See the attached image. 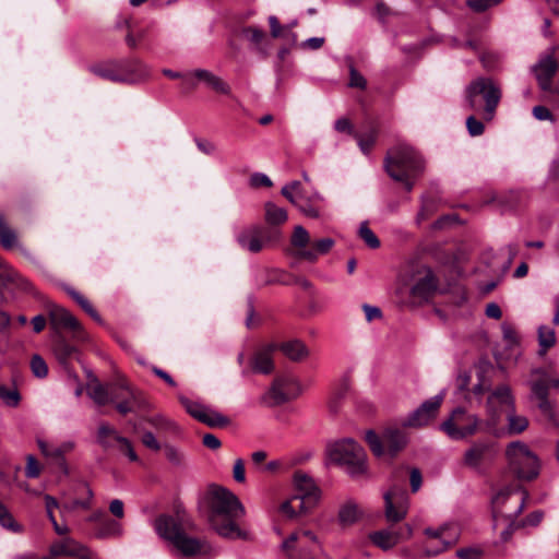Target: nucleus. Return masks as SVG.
Here are the masks:
<instances>
[{"instance_id":"16","label":"nucleus","mask_w":559,"mask_h":559,"mask_svg":"<svg viewBox=\"0 0 559 559\" xmlns=\"http://www.w3.org/2000/svg\"><path fill=\"white\" fill-rule=\"evenodd\" d=\"M444 396L445 392L441 391L439 394L425 401L403 420V426L418 428L427 425L437 416Z\"/></svg>"},{"instance_id":"58","label":"nucleus","mask_w":559,"mask_h":559,"mask_svg":"<svg viewBox=\"0 0 559 559\" xmlns=\"http://www.w3.org/2000/svg\"><path fill=\"white\" fill-rule=\"evenodd\" d=\"M501 521H507V526L500 533L501 543H507L511 539L513 533L521 527L520 523L516 522V519H501Z\"/></svg>"},{"instance_id":"5","label":"nucleus","mask_w":559,"mask_h":559,"mask_svg":"<svg viewBox=\"0 0 559 559\" xmlns=\"http://www.w3.org/2000/svg\"><path fill=\"white\" fill-rule=\"evenodd\" d=\"M528 492L521 486H507L492 498L493 528L501 519H516L523 511Z\"/></svg>"},{"instance_id":"54","label":"nucleus","mask_w":559,"mask_h":559,"mask_svg":"<svg viewBox=\"0 0 559 559\" xmlns=\"http://www.w3.org/2000/svg\"><path fill=\"white\" fill-rule=\"evenodd\" d=\"M355 139L357 140L358 146L364 154H368L377 139V131L371 129L365 134L354 133Z\"/></svg>"},{"instance_id":"8","label":"nucleus","mask_w":559,"mask_h":559,"mask_svg":"<svg viewBox=\"0 0 559 559\" xmlns=\"http://www.w3.org/2000/svg\"><path fill=\"white\" fill-rule=\"evenodd\" d=\"M481 420L476 414L467 412L463 407H456L452 411L449 418L445 419L440 429L452 440L459 441L474 436L481 429Z\"/></svg>"},{"instance_id":"11","label":"nucleus","mask_w":559,"mask_h":559,"mask_svg":"<svg viewBox=\"0 0 559 559\" xmlns=\"http://www.w3.org/2000/svg\"><path fill=\"white\" fill-rule=\"evenodd\" d=\"M280 238L281 233L278 230L252 225L241 230L236 239L241 249L258 253L266 248L269 243L277 241Z\"/></svg>"},{"instance_id":"9","label":"nucleus","mask_w":559,"mask_h":559,"mask_svg":"<svg viewBox=\"0 0 559 559\" xmlns=\"http://www.w3.org/2000/svg\"><path fill=\"white\" fill-rule=\"evenodd\" d=\"M366 441L376 456H382L385 449L391 456H394L407 444V436L401 428L389 427L383 431L382 438L373 430H368Z\"/></svg>"},{"instance_id":"28","label":"nucleus","mask_w":559,"mask_h":559,"mask_svg":"<svg viewBox=\"0 0 559 559\" xmlns=\"http://www.w3.org/2000/svg\"><path fill=\"white\" fill-rule=\"evenodd\" d=\"M122 533V525L108 516L94 526V536L99 539L120 537Z\"/></svg>"},{"instance_id":"21","label":"nucleus","mask_w":559,"mask_h":559,"mask_svg":"<svg viewBox=\"0 0 559 559\" xmlns=\"http://www.w3.org/2000/svg\"><path fill=\"white\" fill-rule=\"evenodd\" d=\"M117 389H119V383L111 384L109 388H106L95 377H93L87 383L86 392L97 405L104 406L120 397L119 393L116 392Z\"/></svg>"},{"instance_id":"37","label":"nucleus","mask_w":559,"mask_h":559,"mask_svg":"<svg viewBox=\"0 0 559 559\" xmlns=\"http://www.w3.org/2000/svg\"><path fill=\"white\" fill-rule=\"evenodd\" d=\"M491 371L490 367H479L477 369V383L473 386V393L476 396H481L484 393H490L491 390V379L489 377V372Z\"/></svg>"},{"instance_id":"24","label":"nucleus","mask_w":559,"mask_h":559,"mask_svg":"<svg viewBox=\"0 0 559 559\" xmlns=\"http://www.w3.org/2000/svg\"><path fill=\"white\" fill-rule=\"evenodd\" d=\"M117 67L121 70L123 76H128L124 82L136 83L150 75L148 68L138 59L117 61Z\"/></svg>"},{"instance_id":"43","label":"nucleus","mask_w":559,"mask_h":559,"mask_svg":"<svg viewBox=\"0 0 559 559\" xmlns=\"http://www.w3.org/2000/svg\"><path fill=\"white\" fill-rule=\"evenodd\" d=\"M73 449L74 442L72 441H66L58 447H52L50 459H53L56 461V463L63 471L64 474H68V466L64 460V455L71 452Z\"/></svg>"},{"instance_id":"7","label":"nucleus","mask_w":559,"mask_h":559,"mask_svg":"<svg viewBox=\"0 0 559 559\" xmlns=\"http://www.w3.org/2000/svg\"><path fill=\"white\" fill-rule=\"evenodd\" d=\"M332 462L345 468L352 477H359L367 471L366 453L353 439H344L330 445Z\"/></svg>"},{"instance_id":"29","label":"nucleus","mask_w":559,"mask_h":559,"mask_svg":"<svg viewBox=\"0 0 559 559\" xmlns=\"http://www.w3.org/2000/svg\"><path fill=\"white\" fill-rule=\"evenodd\" d=\"M436 288L437 282L435 276L431 273H427L412 287V295L421 300H427L433 294Z\"/></svg>"},{"instance_id":"25","label":"nucleus","mask_w":559,"mask_h":559,"mask_svg":"<svg viewBox=\"0 0 559 559\" xmlns=\"http://www.w3.org/2000/svg\"><path fill=\"white\" fill-rule=\"evenodd\" d=\"M0 293L13 292L15 288L28 290L31 284L13 269L0 261Z\"/></svg>"},{"instance_id":"19","label":"nucleus","mask_w":559,"mask_h":559,"mask_svg":"<svg viewBox=\"0 0 559 559\" xmlns=\"http://www.w3.org/2000/svg\"><path fill=\"white\" fill-rule=\"evenodd\" d=\"M49 551L53 557H72L76 559H91L92 557V552L86 546L69 536L52 543Z\"/></svg>"},{"instance_id":"40","label":"nucleus","mask_w":559,"mask_h":559,"mask_svg":"<svg viewBox=\"0 0 559 559\" xmlns=\"http://www.w3.org/2000/svg\"><path fill=\"white\" fill-rule=\"evenodd\" d=\"M349 390V384L347 380H342L340 383H337L334 389L332 390L330 401H329V407L330 411L333 413H337L341 406V401L347 395Z\"/></svg>"},{"instance_id":"61","label":"nucleus","mask_w":559,"mask_h":559,"mask_svg":"<svg viewBox=\"0 0 559 559\" xmlns=\"http://www.w3.org/2000/svg\"><path fill=\"white\" fill-rule=\"evenodd\" d=\"M118 445H119V450L128 456V459L131 461V462H138L139 461V457L132 447V443L130 442V440H128L127 438L124 437H121L119 438V441H118Z\"/></svg>"},{"instance_id":"10","label":"nucleus","mask_w":559,"mask_h":559,"mask_svg":"<svg viewBox=\"0 0 559 559\" xmlns=\"http://www.w3.org/2000/svg\"><path fill=\"white\" fill-rule=\"evenodd\" d=\"M514 397L509 385L502 384L490 393L486 401L487 420L484 424V431L497 435V425L500 419L502 407L514 408Z\"/></svg>"},{"instance_id":"39","label":"nucleus","mask_w":559,"mask_h":559,"mask_svg":"<svg viewBox=\"0 0 559 559\" xmlns=\"http://www.w3.org/2000/svg\"><path fill=\"white\" fill-rule=\"evenodd\" d=\"M507 420L509 435L522 433L528 427L527 418L525 416L518 415L515 413V407L513 409H509Z\"/></svg>"},{"instance_id":"51","label":"nucleus","mask_w":559,"mask_h":559,"mask_svg":"<svg viewBox=\"0 0 559 559\" xmlns=\"http://www.w3.org/2000/svg\"><path fill=\"white\" fill-rule=\"evenodd\" d=\"M201 423L212 428H222L226 427L229 424V419L226 416L222 415L221 413L207 407Z\"/></svg>"},{"instance_id":"46","label":"nucleus","mask_w":559,"mask_h":559,"mask_svg":"<svg viewBox=\"0 0 559 559\" xmlns=\"http://www.w3.org/2000/svg\"><path fill=\"white\" fill-rule=\"evenodd\" d=\"M66 292L67 294L72 298L74 299L80 306L81 308L86 312L88 313L95 321L97 322H102V319H100V316L98 314V312L93 308V306L91 305V302L82 295L80 294L78 290H75L74 288L72 287H66Z\"/></svg>"},{"instance_id":"44","label":"nucleus","mask_w":559,"mask_h":559,"mask_svg":"<svg viewBox=\"0 0 559 559\" xmlns=\"http://www.w3.org/2000/svg\"><path fill=\"white\" fill-rule=\"evenodd\" d=\"M305 504V501L295 496L290 500L282 503L281 512L284 514V516L292 520L295 519L299 513H304L306 511Z\"/></svg>"},{"instance_id":"31","label":"nucleus","mask_w":559,"mask_h":559,"mask_svg":"<svg viewBox=\"0 0 559 559\" xmlns=\"http://www.w3.org/2000/svg\"><path fill=\"white\" fill-rule=\"evenodd\" d=\"M361 515V512L353 500L346 501L338 510V522L343 526L353 525Z\"/></svg>"},{"instance_id":"48","label":"nucleus","mask_w":559,"mask_h":559,"mask_svg":"<svg viewBox=\"0 0 559 559\" xmlns=\"http://www.w3.org/2000/svg\"><path fill=\"white\" fill-rule=\"evenodd\" d=\"M119 389L123 390L127 392V395L123 396V400L118 402L116 404V408L117 411L122 414V415H126L128 413H130L132 411L131 408V403H134L135 402V394L134 392L129 388V385L124 382H121L119 383ZM120 397L119 399H122V395L119 394Z\"/></svg>"},{"instance_id":"30","label":"nucleus","mask_w":559,"mask_h":559,"mask_svg":"<svg viewBox=\"0 0 559 559\" xmlns=\"http://www.w3.org/2000/svg\"><path fill=\"white\" fill-rule=\"evenodd\" d=\"M334 246V240L332 238H322L312 243V248L309 250L298 251L297 255L300 259H305L308 261H314L320 254L328 253L331 248Z\"/></svg>"},{"instance_id":"15","label":"nucleus","mask_w":559,"mask_h":559,"mask_svg":"<svg viewBox=\"0 0 559 559\" xmlns=\"http://www.w3.org/2000/svg\"><path fill=\"white\" fill-rule=\"evenodd\" d=\"M424 533L430 540H438V547L424 546L423 552L426 557H435L445 551L459 536L457 528L451 524H443L438 528L428 527Z\"/></svg>"},{"instance_id":"3","label":"nucleus","mask_w":559,"mask_h":559,"mask_svg":"<svg viewBox=\"0 0 559 559\" xmlns=\"http://www.w3.org/2000/svg\"><path fill=\"white\" fill-rule=\"evenodd\" d=\"M155 530L159 537L169 542L185 557H193L210 552L211 547L204 539L188 536L181 523L169 515H162L155 521Z\"/></svg>"},{"instance_id":"55","label":"nucleus","mask_w":559,"mask_h":559,"mask_svg":"<svg viewBox=\"0 0 559 559\" xmlns=\"http://www.w3.org/2000/svg\"><path fill=\"white\" fill-rule=\"evenodd\" d=\"M310 241L309 233L300 225L296 226L292 237V245L301 250H308L306 247Z\"/></svg>"},{"instance_id":"14","label":"nucleus","mask_w":559,"mask_h":559,"mask_svg":"<svg viewBox=\"0 0 559 559\" xmlns=\"http://www.w3.org/2000/svg\"><path fill=\"white\" fill-rule=\"evenodd\" d=\"M384 498V514L389 522L402 521L409 508V498L405 488L393 486L383 496Z\"/></svg>"},{"instance_id":"49","label":"nucleus","mask_w":559,"mask_h":559,"mask_svg":"<svg viewBox=\"0 0 559 559\" xmlns=\"http://www.w3.org/2000/svg\"><path fill=\"white\" fill-rule=\"evenodd\" d=\"M76 349L71 344L67 343L61 336L58 338L55 345V354L61 364L67 361L75 354Z\"/></svg>"},{"instance_id":"38","label":"nucleus","mask_w":559,"mask_h":559,"mask_svg":"<svg viewBox=\"0 0 559 559\" xmlns=\"http://www.w3.org/2000/svg\"><path fill=\"white\" fill-rule=\"evenodd\" d=\"M94 73L103 79L112 82H123L128 76H123L121 70L117 67V61L110 62L104 67L94 69Z\"/></svg>"},{"instance_id":"57","label":"nucleus","mask_w":559,"mask_h":559,"mask_svg":"<svg viewBox=\"0 0 559 559\" xmlns=\"http://www.w3.org/2000/svg\"><path fill=\"white\" fill-rule=\"evenodd\" d=\"M391 534L394 537L396 545L403 540H407L413 535V527L409 524H403L399 527H389Z\"/></svg>"},{"instance_id":"60","label":"nucleus","mask_w":559,"mask_h":559,"mask_svg":"<svg viewBox=\"0 0 559 559\" xmlns=\"http://www.w3.org/2000/svg\"><path fill=\"white\" fill-rule=\"evenodd\" d=\"M466 128L472 136H478L484 133L485 127L480 120H477L473 115L466 119Z\"/></svg>"},{"instance_id":"63","label":"nucleus","mask_w":559,"mask_h":559,"mask_svg":"<svg viewBox=\"0 0 559 559\" xmlns=\"http://www.w3.org/2000/svg\"><path fill=\"white\" fill-rule=\"evenodd\" d=\"M456 557L459 559H480L483 550L478 547L460 548L456 550Z\"/></svg>"},{"instance_id":"41","label":"nucleus","mask_w":559,"mask_h":559,"mask_svg":"<svg viewBox=\"0 0 559 559\" xmlns=\"http://www.w3.org/2000/svg\"><path fill=\"white\" fill-rule=\"evenodd\" d=\"M556 344V334L554 329L547 325H540L538 328V345L539 355H545L546 352Z\"/></svg>"},{"instance_id":"13","label":"nucleus","mask_w":559,"mask_h":559,"mask_svg":"<svg viewBox=\"0 0 559 559\" xmlns=\"http://www.w3.org/2000/svg\"><path fill=\"white\" fill-rule=\"evenodd\" d=\"M282 549L290 557H306L320 549L317 535L310 530H298L282 543Z\"/></svg>"},{"instance_id":"22","label":"nucleus","mask_w":559,"mask_h":559,"mask_svg":"<svg viewBox=\"0 0 559 559\" xmlns=\"http://www.w3.org/2000/svg\"><path fill=\"white\" fill-rule=\"evenodd\" d=\"M558 63L552 56L542 58L534 67V73L543 91H551V81L557 72Z\"/></svg>"},{"instance_id":"27","label":"nucleus","mask_w":559,"mask_h":559,"mask_svg":"<svg viewBox=\"0 0 559 559\" xmlns=\"http://www.w3.org/2000/svg\"><path fill=\"white\" fill-rule=\"evenodd\" d=\"M277 349L293 361H300L309 356V349L300 340H290L277 345Z\"/></svg>"},{"instance_id":"26","label":"nucleus","mask_w":559,"mask_h":559,"mask_svg":"<svg viewBox=\"0 0 559 559\" xmlns=\"http://www.w3.org/2000/svg\"><path fill=\"white\" fill-rule=\"evenodd\" d=\"M190 78H195L206 85L212 87L215 92L228 95L230 93L229 85L224 82L219 76L215 75L213 72L205 69H197L190 73Z\"/></svg>"},{"instance_id":"4","label":"nucleus","mask_w":559,"mask_h":559,"mask_svg":"<svg viewBox=\"0 0 559 559\" xmlns=\"http://www.w3.org/2000/svg\"><path fill=\"white\" fill-rule=\"evenodd\" d=\"M506 457L510 471L521 480H533L539 475L538 456L522 441H513L507 445Z\"/></svg>"},{"instance_id":"1","label":"nucleus","mask_w":559,"mask_h":559,"mask_svg":"<svg viewBox=\"0 0 559 559\" xmlns=\"http://www.w3.org/2000/svg\"><path fill=\"white\" fill-rule=\"evenodd\" d=\"M201 509L210 526L219 536L249 539V532L239 525V521L246 515V509L239 498L227 488L211 485L201 500Z\"/></svg>"},{"instance_id":"36","label":"nucleus","mask_w":559,"mask_h":559,"mask_svg":"<svg viewBox=\"0 0 559 559\" xmlns=\"http://www.w3.org/2000/svg\"><path fill=\"white\" fill-rule=\"evenodd\" d=\"M144 420L148 425H151L152 427H154L155 429L160 430V431L175 433V432H178V430H179L178 425L174 420L164 416L163 414L147 416L144 418Z\"/></svg>"},{"instance_id":"53","label":"nucleus","mask_w":559,"mask_h":559,"mask_svg":"<svg viewBox=\"0 0 559 559\" xmlns=\"http://www.w3.org/2000/svg\"><path fill=\"white\" fill-rule=\"evenodd\" d=\"M358 235L361 240L370 248L377 249L380 247V240L377 235L369 228L366 222L361 223L358 229Z\"/></svg>"},{"instance_id":"2","label":"nucleus","mask_w":559,"mask_h":559,"mask_svg":"<svg viewBox=\"0 0 559 559\" xmlns=\"http://www.w3.org/2000/svg\"><path fill=\"white\" fill-rule=\"evenodd\" d=\"M384 169L394 181L402 183L409 192L424 170V162L412 146L400 143L388 151Z\"/></svg>"},{"instance_id":"42","label":"nucleus","mask_w":559,"mask_h":559,"mask_svg":"<svg viewBox=\"0 0 559 559\" xmlns=\"http://www.w3.org/2000/svg\"><path fill=\"white\" fill-rule=\"evenodd\" d=\"M369 538L372 542V544H374L382 550L392 549L396 545L393 535L388 528L371 533L369 535Z\"/></svg>"},{"instance_id":"52","label":"nucleus","mask_w":559,"mask_h":559,"mask_svg":"<svg viewBox=\"0 0 559 559\" xmlns=\"http://www.w3.org/2000/svg\"><path fill=\"white\" fill-rule=\"evenodd\" d=\"M15 233L7 225L4 217L0 214V242L5 249H11L16 245Z\"/></svg>"},{"instance_id":"59","label":"nucleus","mask_w":559,"mask_h":559,"mask_svg":"<svg viewBox=\"0 0 559 559\" xmlns=\"http://www.w3.org/2000/svg\"><path fill=\"white\" fill-rule=\"evenodd\" d=\"M350 87L364 90L367 86L366 79L355 69L353 64L349 66V83Z\"/></svg>"},{"instance_id":"45","label":"nucleus","mask_w":559,"mask_h":559,"mask_svg":"<svg viewBox=\"0 0 559 559\" xmlns=\"http://www.w3.org/2000/svg\"><path fill=\"white\" fill-rule=\"evenodd\" d=\"M0 526L12 533H22L23 526L19 524L9 509L0 501Z\"/></svg>"},{"instance_id":"64","label":"nucleus","mask_w":559,"mask_h":559,"mask_svg":"<svg viewBox=\"0 0 559 559\" xmlns=\"http://www.w3.org/2000/svg\"><path fill=\"white\" fill-rule=\"evenodd\" d=\"M500 0H468L467 4L476 12H484L487 9L500 3Z\"/></svg>"},{"instance_id":"47","label":"nucleus","mask_w":559,"mask_h":559,"mask_svg":"<svg viewBox=\"0 0 559 559\" xmlns=\"http://www.w3.org/2000/svg\"><path fill=\"white\" fill-rule=\"evenodd\" d=\"M179 401L189 415H191L199 421L203 419L207 406L203 405L200 402L189 400L188 397L185 396H180Z\"/></svg>"},{"instance_id":"33","label":"nucleus","mask_w":559,"mask_h":559,"mask_svg":"<svg viewBox=\"0 0 559 559\" xmlns=\"http://www.w3.org/2000/svg\"><path fill=\"white\" fill-rule=\"evenodd\" d=\"M121 436L117 430L107 423H102L97 430V442L98 444L108 450L114 447V442L119 441Z\"/></svg>"},{"instance_id":"12","label":"nucleus","mask_w":559,"mask_h":559,"mask_svg":"<svg viewBox=\"0 0 559 559\" xmlns=\"http://www.w3.org/2000/svg\"><path fill=\"white\" fill-rule=\"evenodd\" d=\"M498 454L497 444L489 440L473 442L463 454V464L477 472H484Z\"/></svg>"},{"instance_id":"50","label":"nucleus","mask_w":559,"mask_h":559,"mask_svg":"<svg viewBox=\"0 0 559 559\" xmlns=\"http://www.w3.org/2000/svg\"><path fill=\"white\" fill-rule=\"evenodd\" d=\"M0 402L9 407H16L21 402V395L16 388H8L0 384Z\"/></svg>"},{"instance_id":"62","label":"nucleus","mask_w":559,"mask_h":559,"mask_svg":"<svg viewBox=\"0 0 559 559\" xmlns=\"http://www.w3.org/2000/svg\"><path fill=\"white\" fill-rule=\"evenodd\" d=\"M40 475V466L34 455H27L25 476L27 478H36Z\"/></svg>"},{"instance_id":"34","label":"nucleus","mask_w":559,"mask_h":559,"mask_svg":"<svg viewBox=\"0 0 559 559\" xmlns=\"http://www.w3.org/2000/svg\"><path fill=\"white\" fill-rule=\"evenodd\" d=\"M264 219L266 224L271 226H277L284 224L287 218V212L284 207L277 206L273 202H266L264 204Z\"/></svg>"},{"instance_id":"18","label":"nucleus","mask_w":559,"mask_h":559,"mask_svg":"<svg viewBox=\"0 0 559 559\" xmlns=\"http://www.w3.org/2000/svg\"><path fill=\"white\" fill-rule=\"evenodd\" d=\"M49 322L51 329L59 333L60 330L71 331L75 337L83 338V329L81 323L67 309L59 306L49 308Z\"/></svg>"},{"instance_id":"17","label":"nucleus","mask_w":559,"mask_h":559,"mask_svg":"<svg viewBox=\"0 0 559 559\" xmlns=\"http://www.w3.org/2000/svg\"><path fill=\"white\" fill-rule=\"evenodd\" d=\"M296 384L290 376H280L274 379L270 389L261 395L260 403L266 407H275L288 402L293 396L289 389Z\"/></svg>"},{"instance_id":"6","label":"nucleus","mask_w":559,"mask_h":559,"mask_svg":"<svg viewBox=\"0 0 559 559\" xmlns=\"http://www.w3.org/2000/svg\"><path fill=\"white\" fill-rule=\"evenodd\" d=\"M466 102L472 110L480 109L479 96L485 102L484 119L492 120L496 108L501 99L500 87L490 78H477L466 87Z\"/></svg>"},{"instance_id":"20","label":"nucleus","mask_w":559,"mask_h":559,"mask_svg":"<svg viewBox=\"0 0 559 559\" xmlns=\"http://www.w3.org/2000/svg\"><path fill=\"white\" fill-rule=\"evenodd\" d=\"M294 486L298 492L296 497L300 500L312 504L319 500L320 489L308 474L300 471L296 472L294 475Z\"/></svg>"},{"instance_id":"23","label":"nucleus","mask_w":559,"mask_h":559,"mask_svg":"<svg viewBox=\"0 0 559 559\" xmlns=\"http://www.w3.org/2000/svg\"><path fill=\"white\" fill-rule=\"evenodd\" d=\"M277 349L276 344H267L260 347L251 359L252 370L262 374H270L274 370L273 353Z\"/></svg>"},{"instance_id":"35","label":"nucleus","mask_w":559,"mask_h":559,"mask_svg":"<svg viewBox=\"0 0 559 559\" xmlns=\"http://www.w3.org/2000/svg\"><path fill=\"white\" fill-rule=\"evenodd\" d=\"M532 374L539 376L538 379L530 382L532 394L535 399H544L548 396L549 380L543 369H534Z\"/></svg>"},{"instance_id":"56","label":"nucleus","mask_w":559,"mask_h":559,"mask_svg":"<svg viewBox=\"0 0 559 559\" xmlns=\"http://www.w3.org/2000/svg\"><path fill=\"white\" fill-rule=\"evenodd\" d=\"M31 369L33 374L40 379L46 378L48 374L47 364L39 355H34L32 357Z\"/></svg>"},{"instance_id":"32","label":"nucleus","mask_w":559,"mask_h":559,"mask_svg":"<svg viewBox=\"0 0 559 559\" xmlns=\"http://www.w3.org/2000/svg\"><path fill=\"white\" fill-rule=\"evenodd\" d=\"M243 36L254 45L255 50L263 57L267 56V47L264 45L266 34L257 26H248L242 29Z\"/></svg>"}]
</instances>
